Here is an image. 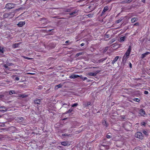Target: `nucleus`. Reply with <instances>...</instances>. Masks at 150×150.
<instances>
[{
	"mask_svg": "<svg viewBox=\"0 0 150 150\" xmlns=\"http://www.w3.org/2000/svg\"><path fill=\"white\" fill-rule=\"evenodd\" d=\"M131 50V48L130 46L129 47L128 50L127 51L126 53L124 55L122 59V62L125 64L127 61V59L128 58Z\"/></svg>",
	"mask_w": 150,
	"mask_h": 150,
	"instance_id": "1",
	"label": "nucleus"
},
{
	"mask_svg": "<svg viewBox=\"0 0 150 150\" xmlns=\"http://www.w3.org/2000/svg\"><path fill=\"white\" fill-rule=\"evenodd\" d=\"M15 5L13 4L8 3L6 4L5 8L8 9H12L15 7Z\"/></svg>",
	"mask_w": 150,
	"mask_h": 150,
	"instance_id": "2",
	"label": "nucleus"
},
{
	"mask_svg": "<svg viewBox=\"0 0 150 150\" xmlns=\"http://www.w3.org/2000/svg\"><path fill=\"white\" fill-rule=\"evenodd\" d=\"M136 137L139 139H143V137L142 135V134L139 132H137L136 134Z\"/></svg>",
	"mask_w": 150,
	"mask_h": 150,
	"instance_id": "3",
	"label": "nucleus"
},
{
	"mask_svg": "<svg viewBox=\"0 0 150 150\" xmlns=\"http://www.w3.org/2000/svg\"><path fill=\"white\" fill-rule=\"evenodd\" d=\"M8 109L4 106L0 107V112L4 113Z\"/></svg>",
	"mask_w": 150,
	"mask_h": 150,
	"instance_id": "4",
	"label": "nucleus"
},
{
	"mask_svg": "<svg viewBox=\"0 0 150 150\" xmlns=\"http://www.w3.org/2000/svg\"><path fill=\"white\" fill-rule=\"evenodd\" d=\"M25 21H20L17 24V25L19 27H22L25 25Z\"/></svg>",
	"mask_w": 150,
	"mask_h": 150,
	"instance_id": "5",
	"label": "nucleus"
},
{
	"mask_svg": "<svg viewBox=\"0 0 150 150\" xmlns=\"http://www.w3.org/2000/svg\"><path fill=\"white\" fill-rule=\"evenodd\" d=\"M80 76L76 74H72L69 76L70 79H75L78 77H80Z\"/></svg>",
	"mask_w": 150,
	"mask_h": 150,
	"instance_id": "6",
	"label": "nucleus"
},
{
	"mask_svg": "<svg viewBox=\"0 0 150 150\" xmlns=\"http://www.w3.org/2000/svg\"><path fill=\"white\" fill-rule=\"evenodd\" d=\"M150 54V53L149 52H146L142 54L141 55V57L142 58H144L146 55Z\"/></svg>",
	"mask_w": 150,
	"mask_h": 150,
	"instance_id": "7",
	"label": "nucleus"
},
{
	"mask_svg": "<svg viewBox=\"0 0 150 150\" xmlns=\"http://www.w3.org/2000/svg\"><path fill=\"white\" fill-rule=\"evenodd\" d=\"M20 43L13 44L12 45V47L13 48H16L20 44Z\"/></svg>",
	"mask_w": 150,
	"mask_h": 150,
	"instance_id": "8",
	"label": "nucleus"
},
{
	"mask_svg": "<svg viewBox=\"0 0 150 150\" xmlns=\"http://www.w3.org/2000/svg\"><path fill=\"white\" fill-rule=\"evenodd\" d=\"M119 57L118 56H116L114 59L112 61V63L114 64L118 59Z\"/></svg>",
	"mask_w": 150,
	"mask_h": 150,
	"instance_id": "9",
	"label": "nucleus"
},
{
	"mask_svg": "<svg viewBox=\"0 0 150 150\" xmlns=\"http://www.w3.org/2000/svg\"><path fill=\"white\" fill-rule=\"evenodd\" d=\"M139 114L142 116H144L145 114V112L142 109H141L139 111Z\"/></svg>",
	"mask_w": 150,
	"mask_h": 150,
	"instance_id": "10",
	"label": "nucleus"
},
{
	"mask_svg": "<svg viewBox=\"0 0 150 150\" xmlns=\"http://www.w3.org/2000/svg\"><path fill=\"white\" fill-rule=\"evenodd\" d=\"M41 102V100L40 99H36L34 100V103L35 104H39Z\"/></svg>",
	"mask_w": 150,
	"mask_h": 150,
	"instance_id": "11",
	"label": "nucleus"
},
{
	"mask_svg": "<svg viewBox=\"0 0 150 150\" xmlns=\"http://www.w3.org/2000/svg\"><path fill=\"white\" fill-rule=\"evenodd\" d=\"M126 37L125 36H123L120 38V42H123L125 40Z\"/></svg>",
	"mask_w": 150,
	"mask_h": 150,
	"instance_id": "12",
	"label": "nucleus"
},
{
	"mask_svg": "<svg viewBox=\"0 0 150 150\" xmlns=\"http://www.w3.org/2000/svg\"><path fill=\"white\" fill-rule=\"evenodd\" d=\"M97 73L95 72V73H93V72H90L88 74L90 76H94L96 75L97 74Z\"/></svg>",
	"mask_w": 150,
	"mask_h": 150,
	"instance_id": "13",
	"label": "nucleus"
},
{
	"mask_svg": "<svg viewBox=\"0 0 150 150\" xmlns=\"http://www.w3.org/2000/svg\"><path fill=\"white\" fill-rule=\"evenodd\" d=\"M61 144L62 145L64 146H67L68 144V142H63L61 143Z\"/></svg>",
	"mask_w": 150,
	"mask_h": 150,
	"instance_id": "14",
	"label": "nucleus"
},
{
	"mask_svg": "<svg viewBox=\"0 0 150 150\" xmlns=\"http://www.w3.org/2000/svg\"><path fill=\"white\" fill-rule=\"evenodd\" d=\"M108 9V7L107 6L105 7L104 9L102 11V13H103L105 12L106 11H107Z\"/></svg>",
	"mask_w": 150,
	"mask_h": 150,
	"instance_id": "15",
	"label": "nucleus"
},
{
	"mask_svg": "<svg viewBox=\"0 0 150 150\" xmlns=\"http://www.w3.org/2000/svg\"><path fill=\"white\" fill-rule=\"evenodd\" d=\"M137 18H132L131 20V21L132 23H134L137 20Z\"/></svg>",
	"mask_w": 150,
	"mask_h": 150,
	"instance_id": "16",
	"label": "nucleus"
},
{
	"mask_svg": "<svg viewBox=\"0 0 150 150\" xmlns=\"http://www.w3.org/2000/svg\"><path fill=\"white\" fill-rule=\"evenodd\" d=\"M9 15L8 13H6L4 15V18H7L8 17Z\"/></svg>",
	"mask_w": 150,
	"mask_h": 150,
	"instance_id": "17",
	"label": "nucleus"
},
{
	"mask_svg": "<svg viewBox=\"0 0 150 150\" xmlns=\"http://www.w3.org/2000/svg\"><path fill=\"white\" fill-rule=\"evenodd\" d=\"M83 52H79V53H77L75 55V57H78L79 56L83 54Z\"/></svg>",
	"mask_w": 150,
	"mask_h": 150,
	"instance_id": "18",
	"label": "nucleus"
},
{
	"mask_svg": "<svg viewBox=\"0 0 150 150\" xmlns=\"http://www.w3.org/2000/svg\"><path fill=\"white\" fill-rule=\"evenodd\" d=\"M14 93H15V92L14 91H10L9 92V94L10 95H11L12 94H14Z\"/></svg>",
	"mask_w": 150,
	"mask_h": 150,
	"instance_id": "19",
	"label": "nucleus"
},
{
	"mask_svg": "<svg viewBox=\"0 0 150 150\" xmlns=\"http://www.w3.org/2000/svg\"><path fill=\"white\" fill-rule=\"evenodd\" d=\"M133 100L135 101L139 102L140 101V100L139 98H134L133 99Z\"/></svg>",
	"mask_w": 150,
	"mask_h": 150,
	"instance_id": "20",
	"label": "nucleus"
},
{
	"mask_svg": "<svg viewBox=\"0 0 150 150\" xmlns=\"http://www.w3.org/2000/svg\"><path fill=\"white\" fill-rule=\"evenodd\" d=\"M80 77L81 78L83 81H84L87 79V78L86 77L83 78L81 75L80 76Z\"/></svg>",
	"mask_w": 150,
	"mask_h": 150,
	"instance_id": "21",
	"label": "nucleus"
},
{
	"mask_svg": "<svg viewBox=\"0 0 150 150\" xmlns=\"http://www.w3.org/2000/svg\"><path fill=\"white\" fill-rule=\"evenodd\" d=\"M78 105V104L77 103H75L74 104H73L71 105L72 107H76Z\"/></svg>",
	"mask_w": 150,
	"mask_h": 150,
	"instance_id": "22",
	"label": "nucleus"
},
{
	"mask_svg": "<svg viewBox=\"0 0 150 150\" xmlns=\"http://www.w3.org/2000/svg\"><path fill=\"white\" fill-rule=\"evenodd\" d=\"M3 47H0V52L2 53H4L3 51Z\"/></svg>",
	"mask_w": 150,
	"mask_h": 150,
	"instance_id": "23",
	"label": "nucleus"
},
{
	"mask_svg": "<svg viewBox=\"0 0 150 150\" xmlns=\"http://www.w3.org/2000/svg\"><path fill=\"white\" fill-rule=\"evenodd\" d=\"M27 96V95H21L20 97L22 98L26 97Z\"/></svg>",
	"mask_w": 150,
	"mask_h": 150,
	"instance_id": "24",
	"label": "nucleus"
},
{
	"mask_svg": "<svg viewBox=\"0 0 150 150\" xmlns=\"http://www.w3.org/2000/svg\"><path fill=\"white\" fill-rule=\"evenodd\" d=\"M122 20V19H120L116 21V23H120V22H121Z\"/></svg>",
	"mask_w": 150,
	"mask_h": 150,
	"instance_id": "25",
	"label": "nucleus"
},
{
	"mask_svg": "<svg viewBox=\"0 0 150 150\" xmlns=\"http://www.w3.org/2000/svg\"><path fill=\"white\" fill-rule=\"evenodd\" d=\"M23 57H24V58L25 59H32V58H29V57H25V56H23Z\"/></svg>",
	"mask_w": 150,
	"mask_h": 150,
	"instance_id": "26",
	"label": "nucleus"
},
{
	"mask_svg": "<svg viewBox=\"0 0 150 150\" xmlns=\"http://www.w3.org/2000/svg\"><path fill=\"white\" fill-rule=\"evenodd\" d=\"M62 135L63 136H70V134H62Z\"/></svg>",
	"mask_w": 150,
	"mask_h": 150,
	"instance_id": "27",
	"label": "nucleus"
},
{
	"mask_svg": "<svg viewBox=\"0 0 150 150\" xmlns=\"http://www.w3.org/2000/svg\"><path fill=\"white\" fill-rule=\"evenodd\" d=\"M143 132V133L145 134V135H148V134H147V132L146 131H144Z\"/></svg>",
	"mask_w": 150,
	"mask_h": 150,
	"instance_id": "28",
	"label": "nucleus"
},
{
	"mask_svg": "<svg viewBox=\"0 0 150 150\" xmlns=\"http://www.w3.org/2000/svg\"><path fill=\"white\" fill-rule=\"evenodd\" d=\"M76 13V12L75 11V12H73L72 13H70L69 14L70 15H74Z\"/></svg>",
	"mask_w": 150,
	"mask_h": 150,
	"instance_id": "29",
	"label": "nucleus"
},
{
	"mask_svg": "<svg viewBox=\"0 0 150 150\" xmlns=\"http://www.w3.org/2000/svg\"><path fill=\"white\" fill-rule=\"evenodd\" d=\"M56 86L58 88H60L62 87V85L61 84H59L58 85H57Z\"/></svg>",
	"mask_w": 150,
	"mask_h": 150,
	"instance_id": "30",
	"label": "nucleus"
},
{
	"mask_svg": "<svg viewBox=\"0 0 150 150\" xmlns=\"http://www.w3.org/2000/svg\"><path fill=\"white\" fill-rule=\"evenodd\" d=\"M88 16L89 17H92L93 16V15L91 14H88Z\"/></svg>",
	"mask_w": 150,
	"mask_h": 150,
	"instance_id": "31",
	"label": "nucleus"
},
{
	"mask_svg": "<svg viewBox=\"0 0 150 150\" xmlns=\"http://www.w3.org/2000/svg\"><path fill=\"white\" fill-rule=\"evenodd\" d=\"M144 93L145 94H147L148 93V92L147 91H145L144 92Z\"/></svg>",
	"mask_w": 150,
	"mask_h": 150,
	"instance_id": "32",
	"label": "nucleus"
},
{
	"mask_svg": "<svg viewBox=\"0 0 150 150\" xmlns=\"http://www.w3.org/2000/svg\"><path fill=\"white\" fill-rule=\"evenodd\" d=\"M27 74H31V75H34V74H35V73H27Z\"/></svg>",
	"mask_w": 150,
	"mask_h": 150,
	"instance_id": "33",
	"label": "nucleus"
},
{
	"mask_svg": "<svg viewBox=\"0 0 150 150\" xmlns=\"http://www.w3.org/2000/svg\"><path fill=\"white\" fill-rule=\"evenodd\" d=\"M15 80H16L18 81L19 80V78L18 77H16L15 78Z\"/></svg>",
	"mask_w": 150,
	"mask_h": 150,
	"instance_id": "34",
	"label": "nucleus"
},
{
	"mask_svg": "<svg viewBox=\"0 0 150 150\" xmlns=\"http://www.w3.org/2000/svg\"><path fill=\"white\" fill-rule=\"evenodd\" d=\"M141 124L142 125H145L146 123L144 122H142Z\"/></svg>",
	"mask_w": 150,
	"mask_h": 150,
	"instance_id": "35",
	"label": "nucleus"
},
{
	"mask_svg": "<svg viewBox=\"0 0 150 150\" xmlns=\"http://www.w3.org/2000/svg\"><path fill=\"white\" fill-rule=\"evenodd\" d=\"M107 137L108 138H110V135H107Z\"/></svg>",
	"mask_w": 150,
	"mask_h": 150,
	"instance_id": "36",
	"label": "nucleus"
},
{
	"mask_svg": "<svg viewBox=\"0 0 150 150\" xmlns=\"http://www.w3.org/2000/svg\"><path fill=\"white\" fill-rule=\"evenodd\" d=\"M129 66L131 68H132V65L131 63L130 62V63L129 64Z\"/></svg>",
	"mask_w": 150,
	"mask_h": 150,
	"instance_id": "37",
	"label": "nucleus"
},
{
	"mask_svg": "<svg viewBox=\"0 0 150 150\" xmlns=\"http://www.w3.org/2000/svg\"><path fill=\"white\" fill-rule=\"evenodd\" d=\"M84 45V43H82V44H81V46H83V45Z\"/></svg>",
	"mask_w": 150,
	"mask_h": 150,
	"instance_id": "38",
	"label": "nucleus"
},
{
	"mask_svg": "<svg viewBox=\"0 0 150 150\" xmlns=\"http://www.w3.org/2000/svg\"><path fill=\"white\" fill-rule=\"evenodd\" d=\"M67 104L66 103H64L63 104V105H67Z\"/></svg>",
	"mask_w": 150,
	"mask_h": 150,
	"instance_id": "39",
	"label": "nucleus"
},
{
	"mask_svg": "<svg viewBox=\"0 0 150 150\" xmlns=\"http://www.w3.org/2000/svg\"><path fill=\"white\" fill-rule=\"evenodd\" d=\"M72 111V110H69L68 111V112H71V111Z\"/></svg>",
	"mask_w": 150,
	"mask_h": 150,
	"instance_id": "40",
	"label": "nucleus"
},
{
	"mask_svg": "<svg viewBox=\"0 0 150 150\" xmlns=\"http://www.w3.org/2000/svg\"><path fill=\"white\" fill-rule=\"evenodd\" d=\"M145 0H142V2L144 3L145 2Z\"/></svg>",
	"mask_w": 150,
	"mask_h": 150,
	"instance_id": "41",
	"label": "nucleus"
},
{
	"mask_svg": "<svg viewBox=\"0 0 150 150\" xmlns=\"http://www.w3.org/2000/svg\"><path fill=\"white\" fill-rule=\"evenodd\" d=\"M138 23H135L134 25H138Z\"/></svg>",
	"mask_w": 150,
	"mask_h": 150,
	"instance_id": "42",
	"label": "nucleus"
},
{
	"mask_svg": "<svg viewBox=\"0 0 150 150\" xmlns=\"http://www.w3.org/2000/svg\"><path fill=\"white\" fill-rule=\"evenodd\" d=\"M4 67L6 68H8V67L6 65H5Z\"/></svg>",
	"mask_w": 150,
	"mask_h": 150,
	"instance_id": "43",
	"label": "nucleus"
},
{
	"mask_svg": "<svg viewBox=\"0 0 150 150\" xmlns=\"http://www.w3.org/2000/svg\"><path fill=\"white\" fill-rule=\"evenodd\" d=\"M68 42H69V41H68V40L66 41L65 42V43H68Z\"/></svg>",
	"mask_w": 150,
	"mask_h": 150,
	"instance_id": "44",
	"label": "nucleus"
},
{
	"mask_svg": "<svg viewBox=\"0 0 150 150\" xmlns=\"http://www.w3.org/2000/svg\"><path fill=\"white\" fill-rule=\"evenodd\" d=\"M1 117V115H0V117Z\"/></svg>",
	"mask_w": 150,
	"mask_h": 150,
	"instance_id": "45",
	"label": "nucleus"
}]
</instances>
